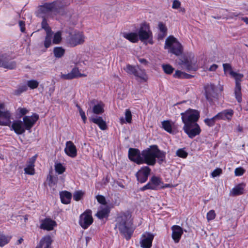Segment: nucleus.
Masks as SVG:
<instances>
[{
	"mask_svg": "<svg viewBox=\"0 0 248 248\" xmlns=\"http://www.w3.org/2000/svg\"><path fill=\"white\" fill-rule=\"evenodd\" d=\"M142 164L146 163L148 165L154 166L156 163V158L160 164L165 160L166 154L160 151L156 145H152L150 148L142 151Z\"/></svg>",
	"mask_w": 248,
	"mask_h": 248,
	"instance_id": "nucleus-1",
	"label": "nucleus"
},
{
	"mask_svg": "<svg viewBox=\"0 0 248 248\" xmlns=\"http://www.w3.org/2000/svg\"><path fill=\"white\" fill-rule=\"evenodd\" d=\"M39 119V115L33 114L31 116H25L21 120L14 121L11 125V129L17 135L23 134L25 131H30Z\"/></svg>",
	"mask_w": 248,
	"mask_h": 248,
	"instance_id": "nucleus-2",
	"label": "nucleus"
},
{
	"mask_svg": "<svg viewBox=\"0 0 248 248\" xmlns=\"http://www.w3.org/2000/svg\"><path fill=\"white\" fill-rule=\"evenodd\" d=\"M131 216L129 213L122 214L117 218V223L116 228H118L120 232L124 235L125 238L128 240L131 237L133 231L131 227Z\"/></svg>",
	"mask_w": 248,
	"mask_h": 248,
	"instance_id": "nucleus-3",
	"label": "nucleus"
},
{
	"mask_svg": "<svg viewBox=\"0 0 248 248\" xmlns=\"http://www.w3.org/2000/svg\"><path fill=\"white\" fill-rule=\"evenodd\" d=\"M164 48L176 56H179L183 53L181 44L172 36H170L166 39Z\"/></svg>",
	"mask_w": 248,
	"mask_h": 248,
	"instance_id": "nucleus-4",
	"label": "nucleus"
},
{
	"mask_svg": "<svg viewBox=\"0 0 248 248\" xmlns=\"http://www.w3.org/2000/svg\"><path fill=\"white\" fill-rule=\"evenodd\" d=\"M62 9L60 2L53 1L51 3H46L39 7L38 11L40 13L47 16H51L52 14L57 15L60 13Z\"/></svg>",
	"mask_w": 248,
	"mask_h": 248,
	"instance_id": "nucleus-5",
	"label": "nucleus"
},
{
	"mask_svg": "<svg viewBox=\"0 0 248 248\" xmlns=\"http://www.w3.org/2000/svg\"><path fill=\"white\" fill-rule=\"evenodd\" d=\"M138 35L141 42L148 40L150 44H153L152 32L149 24L145 22L141 23L138 30Z\"/></svg>",
	"mask_w": 248,
	"mask_h": 248,
	"instance_id": "nucleus-6",
	"label": "nucleus"
},
{
	"mask_svg": "<svg viewBox=\"0 0 248 248\" xmlns=\"http://www.w3.org/2000/svg\"><path fill=\"white\" fill-rule=\"evenodd\" d=\"M184 124L197 122L200 118V112L196 109L189 108L181 113Z\"/></svg>",
	"mask_w": 248,
	"mask_h": 248,
	"instance_id": "nucleus-7",
	"label": "nucleus"
},
{
	"mask_svg": "<svg viewBox=\"0 0 248 248\" xmlns=\"http://www.w3.org/2000/svg\"><path fill=\"white\" fill-rule=\"evenodd\" d=\"M183 129L187 134L188 138L190 139H193L196 136L199 135L202 131L197 122L185 124L184 125Z\"/></svg>",
	"mask_w": 248,
	"mask_h": 248,
	"instance_id": "nucleus-8",
	"label": "nucleus"
},
{
	"mask_svg": "<svg viewBox=\"0 0 248 248\" xmlns=\"http://www.w3.org/2000/svg\"><path fill=\"white\" fill-rule=\"evenodd\" d=\"M16 66V62L12 60L11 57L7 53L0 52V67L13 69Z\"/></svg>",
	"mask_w": 248,
	"mask_h": 248,
	"instance_id": "nucleus-9",
	"label": "nucleus"
},
{
	"mask_svg": "<svg viewBox=\"0 0 248 248\" xmlns=\"http://www.w3.org/2000/svg\"><path fill=\"white\" fill-rule=\"evenodd\" d=\"M11 119V113L5 109L4 103L0 101V125L10 126Z\"/></svg>",
	"mask_w": 248,
	"mask_h": 248,
	"instance_id": "nucleus-10",
	"label": "nucleus"
},
{
	"mask_svg": "<svg viewBox=\"0 0 248 248\" xmlns=\"http://www.w3.org/2000/svg\"><path fill=\"white\" fill-rule=\"evenodd\" d=\"M93 222L91 210H87L82 213L79 217V224L84 229H86Z\"/></svg>",
	"mask_w": 248,
	"mask_h": 248,
	"instance_id": "nucleus-11",
	"label": "nucleus"
},
{
	"mask_svg": "<svg viewBox=\"0 0 248 248\" xmlns=\"http://www.w3.org/2000/svg\"><path fill=\"white\" fill-rule=\"evenodd\" d=\"M231 75L235 78V88L234 90L235 96L236 100L239 103L242 101V96L241 92V84L239 80H240L243 77L241 74H238L233 71L231 72Z\"/></svg>",
	"mask_w": 248,
	"mask_h": 248,
	"instance_id": "nucleus-12",
	"label": "nucleus"
},
{
	"mask_svg": "<svg viewBox=\"0 0 248 248\" xmlns=\"http://www.w3.org/2000/svg\"><path fill=\"white\" fill-rule=\"evenodd\" d=\"M162 184L161 180L158 177L153 176L149 182L140 188L141 190L144 191L147 189L157 190L161 187Z\"/></svg>",
	"mask_w": 248,
	"mask_h": 248,
	"instance_id": "nucleus-13",
	"label": "nucleus"
},
{
	"mask_svg": "<svg viewBox=\"0 0 248 248\" xmlns=\"http://www.w3.org/2000/svg\"><path fill=\"white\" fill-rule=\"evenodd\" d=\"M85 41V37L82 32H78L72 35L67 40L70 46L74 47L83 44Z\"/></svg>",
	"mask_w": 248,
	"mask_h": 248,
	"instance_id": "nucleus-14",
	"label": "nucleus"
},
{
	"mask_svg": "<svg viewBox=\"0 0 248 248\" xmlns=\"http://www.w3.org/2000/svg\"><path fill=\"white\" fill-rule=\"evenodd\" d=\"M129 158L138 164H142V156L140 151L137 149L129 148L128 150Z\"/></svg>",
	"mask_w": 248,
	"mask_h": 248,
	"instance_id": "nucleus-15",
	"label": "nucleus"
},
{
	"mask_svg": "<svg viewBox=\"0 0 248 248\" xmlns=\"http://www.w3.org/2000/svg\"><path fill=\"white\" fill-rule=\"evenodd\" d=\"M151 169L148 166L142 167L136 173V177L139 182L142 183L146 182L148 179Z\"/></svg>",
	"mask_w": 248,
	"mask_h": 248,
	"instance_id": "nucleus-16",
	"label": "nucleus"
},
{
	"mask_svg": "<svg viewBox=\"0 0 248 248\" xmlns=\"http://www.w3.org/2000/svg\"><path fill=\"white\" fill-rule=\"evenodd\" d=\"M86 75L84 74H81L77 67H74L72 69V71L66 74L62 73L61 74L60 78L62 79L65 80H70L78 77H85Z\"/></svg>",
	"mask_w": 248,
	"mask_h": 248,
	"instance_id": "nucleus-17",
	"label": "nucleus"
},
{
	"mask_svg": "<svg viewBox=\"0 0 248 248\" xmlns=\"http://www.w3.org/2000/svg\"><path fill=\"white\" fill-rule=\"evenodd\" d=\"M64 152L68 156L72 158H74L77 155V150L76 147L72 142V141H66L65 143Z\"/></svg>",
	"mask_w": 248,
	"mask_h": 248,
	"instance_id": "nucleus-18",
	"label": "nucleus"
},
{
	"mask_svg": "<svg viewBox=\"0 0 248 248\" xmlns=\"http://www.w3.org/2000/svg\"><path fill=\"white\" fill-rule=\"evenodd\" d=\"M37 158V155H35L27 162V166L24 168L25 173L29 175H33L35 173L34 163Z\"/></svg>",
	"mask_w": 248,
	"mask_h": 248,
	"instance_id": "nucleus-19",
	"label": "nucleus"
},
{
	"mask_svg": "<svg viewBox=\"0 0 248 248\" xmlns=\"http://www.w3.org/2000/svg\"><path fill=\"white\" fill-rule=\"evenodd\" d=\"M154 235L151 233H145L142 236L141 246L143 248H150L152 246Z\"/></svg>",
	"mask_w": 248,
	"mask_h": 248,
	"instance_id": "nucleus-20",
	"label": "nucleus"
},
{
	"mask_svg": "<svg viewBox=\"0 0 248 248\" xmlns=\"http://www.w3.org/2000/svg\"><path fill=\"white\" fill-rule=\"evenodd\" d=\"M57 225L56 222L50 218H45L42 220L40 225V228L43 230L51 231L53 230L54 227Z\"/></svg>",
	"mask_w": 248,
	"mask_h": 248,
	"instance_id": "nucleus-21",
	"label": "nucleus"
},
{
	"mask_svg": "<svg viewBox=\"0 0 248 248\" xmlns=\"http://www.w3.org/2000/svg\"><path fill=\"white\" fill-rule=\"evenodd\" d=\"M89 120L97 124L102 130H105L107 129L106 123L101 117L92 116L89 118Z\"/></svg>",
	"mask_w": 248,
	"mask_h": 248,
	"instance_id": "nucleus-22",
	"label": "nucleus"
},
{
	"mask_svg": "<svg viewBox=\"0 0 248 248\" xmlns=\"http://www.w3.org/2000/svg\"><path fill=\"white\" fill-rule=\"evenodd\" d=\"M171 230L172 231V239L175 241V242L178 243L183 233V229L179 226L174 225L172 227Z\"/></svg>",
	"mask_w": 248,
	"mask_h": 248,
	"instance_id": "nucleus-23",
	"label": "nucleus"
},
{
	"mask_svg": "<svg viewBox=\"0 0 248 248\" xmlns=\"http://www.w3.org/2000/svg\"><path fill=\"white\" fill-rule=\"evenodd\" d=\"M233 115V111L232 109H225L217 114L218 120H223L230 121Z\"/></svg>",
	"mask_w": 248,
	"mask_h": 248,
	"instance_id": "nucleus-24",
	"label": "nucleus"
},
{
	"mask_svg": "<svg viewBox=\"0 0 248 248\" xmlns=\"http://www.w3.org/2000/svg\"><path fill=\"white\" fill-rule=\"evenodd\" d=\"M205 91L206 99L208 100H211L212 98L217 96L216 87L213 84L207 85L205 87Z\"/></svg>",
	"mask_w": 248,
	"mask_h": 248,
	"instance_id": "nucleus-25",
	"label": "nucleus"
},
{
	"mask_svg": "<svg viewBox=\"0 0 248 248\" xmlns=\"http://www.w3.org/2000/svg\"><path fill=\"white\" fill-rule=\"evenodd\" d=\"M52 240L49 235L43 237L36 248H51Z\"/></svg>",
	"mask_w": 248,
	"mask_h": 248,
	"instance_id": "nucleus-26",
	"label": "nucleus"
},
{
	"mask_svg": "<svg viewBox=\"0 0 248 248\" xmlns=\"http://www.w3.org/2000/svg\"><path fill=\"white\" fill-rule=\"evenodd\" d=\"M123 36L133 43L138 42L140 40L138 33L136 32H124Z\"/></svg>",
	"mask_w": 248,
	"mask_h": 248,
	"instance_id": "nucleus-27",
	"label": "nucleus"
},
{
	"mask_svg": "<svg viewBox=\"0 0 248 248\" xmlns=\"http://www.w3.org/2000/svg\"><path fill=\"white\" fill-rule=\"evenodd\" d=\"M109 212V210L108 206H101L97 212L96 216L98 218L103 219L108 217Z\"/></svg>",
	"mask_w": 248,
	"mask_h": 248,
	"instance_id": "nucleus-28",
	"label": "nucleus"
},
{
	"mask_svg": "<svg viewBox=\"0 0 248 248\" xmlns=\"http://www.w3.org/2000/svg\"><path fill=\"white\" fill-rule=\"evenodd\" d=\"M182 64L188 71H195L198 69V66L195 62H190L187 59L182 61Z\"/></svg>",
	"mask_w": 248,
	"mask_h": 248,
	"instance_id": "nucleus-29",
	"label": "nucleus"
},
{
	"mask_svg": "<svg viewBox=\"0 0 248 248\" xmlns=\"http://www.w3.org/2000/svg\"><path fill=\"white\" fill-rule=\"evenodd\" d=\"M60 198L62 203L67 204L70 202L72 194L67 191H62L60 193Z\"/></svg>",
	"mask_w": 248,
	"mask_h": 248,
	"instance_id": "nucleus-30",
	"label": "nucleus"
},
{
	"mask_svg": "<svg viewBox=\"0 0 248 248\" xmlns=\"http://www.w3.org/2000/svg\"><path fill=\"white\" fill-rule=\"evenodd\" d=\"M11 236L5 235L0 231V247H3L7 244L10 241Z\"/></svg>",
	"mask_w": 248,
	"mask_h": 248,
	"instance_id": "nucleus-31",
	"label": "nucleus"
},
{
	"mask_svg": "<svg viewBox=\"0 0 248 248\" xmlns=\"http://www.w3.org/2000/svg\"><path fill=\"white\" fill-rule=\"evenodd\" d=\"M135 76L140 78L142 81H146L148 80V77L144 70L138 68Z\"/></svg>",
	"mask_w": 248,
	"mask_h": 248,
	"instance_id": "nucleus-32",
	"label": "nucleus"
},
{
	"mask_svg": "<svg viewBox=\"0 0 248 248\" xmlns=\"http://www.w3.org/2000/svg\"><path fill=\"white\" fill-rule=\"evenodd\" d=\"M243 190L242 185L239 184L232 189L231 193L233 196L240 195L243 194Z\"/></svg>",
	"mask_w": 248,
	"mask_h": 248,
	"instance_id": "nucleus-33",
	"label": "nucleus"
},
{
	"mask_svg": "<svg viewBox=\"0 0 248 248\" xmlns=\"http://www.w3.org/2000/svg\"><path fill=\"white\" fill-rule=\"evenodd\" d=\"M54 56L57 58L62 57L65 53V49L62 47H55L53 49Z\"/></svg>",
	"mask_w": 248,
	"mask_h": 248,
	"instance_id": "nucleus-34",
	"label": "nucleus"
},
{
	"mask_svg": "<svg viewBox=\"0 0 248 248\" xmlns=\"http://www.w3.org/2000/svg\"><path fill=\"white\" fill-rule=\"evenodd\" d=\"M53 32L47 33L46 34L44 41V46L46 48H48L51 45V40Z\"/></svg>",
	"mask_w": 248,
	"mask_h": 248,
	"instance_id": "nucleus-35",
	"label": "nucleus"
},
{
	"mask_svg": "<svg viewBox=\"0 0 248 248\" xmlns=\"http://www.w3.org/2000/svg\"><path fill=\"white\" fill-rule=\"evenodd\" d=\"M162 125L163 128L165 130H166V131L170 133H172V124L170 121H164L162 122Z\"/></svg>",
	"mask_w": 248,
	"mask_h": 248,
	"instance_id": "nucleus-36",
	"label": "nucleus"
},
{
	"mask_svg": "<svg viewBox=\"0 0 248 248\" xmlns=\"http://www.w3.org/2000/svg\"><path fill=\"white\" fill-rule=\"evenodd\" d=\"M138 68L139 67H137L130 64H127L124 69L127 73L129 74H133L135 76Z\"/></svg>",
	"mask_w": 248,
	"mask_h": 248,
	"instance_id": "nucleus-37",
	"label": "nucleus"
},
{
	"mask_svg": "<svg viewBox=\"0 0 248 248\" xmlns=\"http://www.w3.org/2000/svg\"><path fill=\"white\" fill-rule=\"evenodd\" d=\"M93 112L95 114H100L104 112L103 106L101 104L94 105L93 108Z\"/></svg>",
	"mask_w": 248,
	"mask_h": 248,
	"instance_id": "nucleus-38",
	"label": "nucleus"
},
{
	"mask_svg": "<svg viewBox=\"0 0 248 248\" xmlns=\"http://www.w3.org/2000/svg\"><path fill=\"white\" fill-rule=\"evenodd\" d=\"M217 120H218L217 117V115H216L214 117H212V118L205 119L204 120V122L206 125L211 127V126H213V125H214L216 122Z\"/></svg>",
	"mask_w": 248,
	"mask_h": 248,
	"instance_id": "nucleus-39",
	"label": "nucleus"
},
{
	"mask_svg": "<svg viewBox=\"0 0 248 248\" xmlns=\"http://www.w3.org/2000/svg\"><path fill=\"white\" fill-rule=\"evenodd\" d=\"M62 40V32L60 31L55 33L53 36V43L59 44Z\"/></svg>",
	"mask_w": 248,
	"mask_h": 248,
	"instance_id": "nucleus-40",
	"label": "nucleus"
},
{
	"mask_svg": "<svg viewBox=\"0 0 248 248\" xmlns=\"http://www.w3.org/2000/svg\"><path fill=\"white\" fill-rule=\"evenodd\" d=\"M47 180L48 181V185L50 186H54L57 182V177H54L51 175H48Z\"/></svg>",
	"mask_w": 248,
	"mask_h": 248,
	"instance_id": "nucleus-41",
	"label": "nucleus"
},
{
	"mask_svg": "<svg viewBox=\"0 0 248 248\" xmlns=\"http://www.w3.org/2000/svg\"><path fill=\"white\" fill-rule=\"evenodd\" d=\"M55 170L59 174H62L65 170V168L60 163H56L55 165Z\"/></svg>",
	"mask_w": 248,
	"mask_h": 248,
	"instance_id": "nucleus-42",
	"label": "nucleus"
},
{
	"mask_svg": "<svg viewBox=\"0 0 248 248\" xmlns=\"http://www.w3.org/2000/svg\"><path fill=\"white\" fill-rule=\"evenodd\" d=\"M39 82L36 80L32 79L29 80L27 82V85L31 89L37 88Z\"/></svg>",
	"mask_w": 248,
	"mask_h": 248,
	"instance_id": "nucleus-43",
	"label": "nucleus"
},
{
	"mask_svg": "<svg viewBox=\"0 0 248 248\" xmlns=\"http://www.w3.org/2000/svg\"><path fill=\"white\" fill-rule=\"evenodd\" d=\"M175 78H189L191 76L180 71H176L173 76Z\"/></svg>",
	"mask_w": 248,
	"mask_h": 248,
	"instance_id": "nucleus-44",
	"label": "nucleus"
},
{
	"mask_svg": "<svg viewBox=\"0 0 248 248\" xmlns=\"http://www.w3.org/2000/svg\"><path fill=\"white\" fill-rule=\"evenodd\" d=\"M162 68L165 73L170 74L173 72L174 69L169 64H165L162 65Z\"/></svg>",
	"mask_w": 248,
	"mask_h": 248,
	"instance_id": "nucleus-45",
	"label": "nucleus"
},
{
	"mask_svg": "<svg viewBox=\"0 0 248 248\" xmlns=\"http://www.w3.org/2000/svg\"><path fill=\"white\" fill-rule=\"evenodd\" d=\"M42 27L46 31V33L52 32L50 28L47 24L45 18L43 19L42 22Z\"/></svg>",
	"mask_w": 248,
	"mask_h": 248,
	"instance_id": "nucleus-46",
	"label": "nucleus"
},
{
	"mask_svg": "<svg viewBox=\"0 0 248 248\" xmlns=\"http://www.w3.org/2000/svg\"><path fill=\"white\" fill-rule=\"evenodd\" d=\"M84 193L82 191H76L73 195V199L76 201H79L83 196Z\"/></svg>",
	"mask_w": 248,
	"mask_h": 248,
	"instance_id": "nucleus-47",
	"label": "nucleus"
},
{
	"mask_svg": "<svg viewBox=\"0 0 248 248\" xmlns=\"http://www.w3.org/2000/svg\"><path fill=\"white\" fill-rule=\"evenodd\" d=\"M176 155L179 157L185 158L187 157L188 154L183 149H179L177 151Z\"/></svg>",
	"mask_w": 248,
	"mask_h": 248,
	"instance_id": "nucleus-48",
	"label": "nucleus"
},
{
	"mask_svg": "<svg viewBox=\"0 0 248 248\" xmlns=\"http://www.w3.org/2000/svg\"><path fill=\"white\" fill-rule=\"evenodd\" d=\"M216 214L215 213V212L213 210H211L209 211L206 216V218L208 220V221H209L210 220H213L215 219L216 217Z\"/></svg>",
	"mask_w": 248,
	"mask_h": 248,
	"instance_id": "nucleus-49",
	"label": "nucleus"
},
{
	"mask_svg": "<svg viewBox=\"0 0 248 248\" xmlns=\"http://www.w3.org/2000/svg\"><path fill=\"white\" fill-rule=\"evenodd\" d=\"M158 29L159 31L162 33L163 36L166 35L167 28L165 25L162 22L158 23Z\"/></svg>",
	"mask_w": 248,
	"mask_h": 248,
	"instance_id": "nucleus-50",
	"label": "nucleus"
},
{
	"mask_svg": "<svg viewBox=\"0 0 248 248\" xmlns=\"http://www.w3.org/2000/svg\"><path fill=\"white\" fill-rule=\"evenodd\" d=\"M96 199L99 203L103 205V206H107L106 199L103 196L97 195L96 197Z\"/></svg>",
	"mask_w": 248,
	"mask_h": 248,
	"instance_id": "nucleus-51",
	"label": "nucleus"
},
{
	"mask_svg": "<svg viewBox=\"0 0 248 248\" xmlns=\"http://www.w3.org/2000/svg\"><path fill=\"white\" fill-rule=\"evenodd\" d=\"M222 172V170L220 168H217L211 173V176L213 178H215L220 175Z\"/></svg>",
	"mask_w": 248,
	"mask_h": 248,
	"instance_id": "nucleus-52",
	"label": "nucleus"
},
{
	"mask_svg": "<svg viewBox=\"0 0 248 248\" xmlns=\"http://www.w3.org/2000/svg\"><path fill=\"white\" fill-rule=\"evenodd\" d=\"M77 107H78V109L80 115L83 121V123H85L86 122V117L85 112L82 110V109L78 105H77Z\"/></svg>",
	"mask_w": 248,
	"mask_h": 248,
	"instance_id": "nucleus-53",
	"label": "nucleus"
},
{
	"mask_svg": "<svg viewBox=\"0 0 248 248\" xmlns=\"http://www.w3.org/2000/svg\"><path fill=\"white\" fill-rule=\"evenodd\" d=\"M245 172V170L242 168H237L234 170V173L236 176H242Z\"/></svg>",
	"mask_w": 248,
	"mask_h": 248,
	"instance_id": "nucleus-54",
	"label": "nucleus"
},
{
	"mask_svg": "<svg viewBox=\"0 0 248 248\" xmlns=\"http://www.w3.org/2000/svg\"><path fill=\"white\" fill-rule=\"evenodd\" d=\"M27 90V87L26 85H23L20 87L17 90L15 91V94L16 95H19L23 92L26 91Z\"/></svg>",
	"mask_w": 248,
	"mask_h": 248,
	"instance_id": "nucleus-55",
	"label": "nucleus"
},
{
	"mask_svg": "<svg viewBox=\"0 0 248 248\" xmlns=\"http://www.w3.org/2000/svg\"><path fill=\"white\" fill-rule=\"evenodd\" d=\"M125 117L126 121L128 123H130L131 121L132 115L131 111L129 110H126V111L125 112Z\"/></svg>",
	"mask_w": 248,
	"mask_h": 248,
	"instance_id": "nucleus-56",
	"label": "nucleus"
},
{
	"mask_svg": "<svg viewBox=\"0 0 248 248\" xmlns=\"http://www.w3.org/2000/svg\"><path fill=\"white\" fill-rule=\"evenodd\" d=\"M181 3L178 0H174L172 2V8L173 9H178L180 8Z\"/></svg>",
	"mask_w": 248,
	"mask_h": 248,
	"instance_id": "nucleus-57",
	"label": "nucleus"
},
{
	"mask_svg": "<svg viewBox=\"0 0 248 248\" xmlns=\"http://www.w3.org/2000/svg\"><path fill=\"white\" fill-rule=\"evenodd\" d=\"M223 67L224 72H227V71H229L230 74L231 75V72L232 71L231 65L229 63H224L223 64Z\"/></svg>",
	"mask_w": 248,
	"mask_h": 248,
	"instance_id": "nucleus-58",
	"label": "nucleus"
},
{
	"mask_svg": "<svg viewBox=\"0 0 248 248\" xmlns=\"http://www.w3.org/2000/svg\"><path fill=\"white\" fill-rule=\"evenodd\" d=\"M17 110L21 115H24L29 112L26 108H19Z\"/></svg>",
	"mask_w": 248,
	"mask_h": 248,
	"instance_id": "nucleus-59",
	"label": "nucleus"
},
{
	"mask_svg": "<svg viewBox=\"0 0 248 248\" xmlns=\"http://www.w3.org/2000/svg\"><path fill=\"white\" fill-rule=\"evenodd\" d=\"M19 26L20 28V31L21 32H24L25 31V23L22 21L19 22Z\"/></svg>",
	"mask_w": 248,
	"mask_h": 248,
	"instance_id": "nucleus-60",
	"label": "nucleus"
},
{
	"mask_svg": "<svg viewBox=\"0 0 248 248\" xmlns=\"http://www.w3.org/2000/svg\"><path fill=\"white\" fill-rule=\"evenodd\" d=\"M217 67L218 66L217 64H213L210 66L209 70L210 71H214L217 69Z\"/></svg>",
	"mask_w": 248,
	"mask_h": 248,
	"instance_id": "nucleus-61",
	"label": "nucleus"
},
{
	"mask_svg": "<svg viewBox=\"0 0 248 248\" xmlns=\"http://www.w3.org/2000/svg\"><path fill=\"white\" fill-rule=\"evenodd\" d=\"M237 131L238 132H242L243 131V127L240 125H238L237 127Z\"/></svg>",
	"mask_w": 248,
	"mask_h": 248,
	"instance_id": "nucleus-62",
	"label": "nucleus"
},
{
	"mask_svg": "<svg viewBox=\"0 0 248 248\" xmlns=\"http://www.w3.org/2000/svg\"><path fill=\"white\" fill-rule=\"evenodd\" d=\"M139 62L141 63L146 64L147 63V61L144 59H139Z\"/></svg>",
	"mask_w": 248,
	"mask_h": 248,
	"instance_id": "nucleus-63",
	"label": "nucleus"
},
{
	"mask_svg": "<svg viewBox=\"0 0 248 248\" xmlns=\"http://www.w3.org/2000/svg\"><path fill=\"white\" fill-rule=\"evenodd\" d=\"M242 20L244 21L246 24H248V17H243Z\"/></svg>",
	"mask_w": 248,
	"mask_h": 248,
	"instance_id": "nucleus-64",
	"label": "nucleus"
}]
</instances>
